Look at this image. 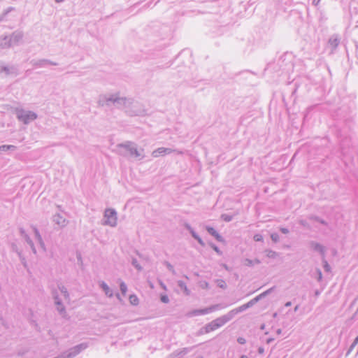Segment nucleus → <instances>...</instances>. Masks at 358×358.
Wrapping results in <instances>:
<instances>
[{
  "instance_id": "nucleus-1",
  "label": "nucleus",
  "mask_w": 358,
  "mask_h": 358,
  "mask_svg": "<svg viewBox=\"0 0 358 358\" xmlns=\"http://www.w3.org/2000/svg\"><path fill=\"white\" fill-rule=\"evenodd\" d=\"M117 153L125 157H134L141 160L145 157L143 148L138 150L137 145L132 141H125L116 145Z\"/></svg>"
},
{
  "instance_id": "nucleus-2",
  "label": "nucleus",
  "mask_w": 358,
  "mask_h": 358,
  "mask_svg": "<svg viewBox=\"0 0 358 358\" xmlns=\"http://www.w3.org/2000/svg\"><path fill=\"white\" fill-rule=\"evenodd\" d=\"M16 115L17 118L25 124H28L35 120L38 117L36 113L23 109L17 110Z\"/></svg>"
},
{
  "instance_id": "nucleus-3",
  "label": "nucleus",
  "mask_w": 358,
  "mask_h": 358,
  "mask_svg": "<svg viewBox=\"0 0 358 358\" xmlns=\"http://www.w3.org/2000/svg\"><path fill=\"white\" fill-rule=\"evenodd\" d=\"M104 220L103 222V225H108L112 227H115L117 225V212L113 208H106L104 212Z\"/></svg>"
},
{
  "instance_id": "nucleus-4",
  "label": "nucleus",
  "mask_w": 358,
  "mask_h": 358,
  "mask_svg": "<svg viewBox=\"0 0 358 358\" xmlns=\"http://www.w3.org/2000/svg\"><path fill=\"white\" fill-rule=\"evenodd\" d=\"M114 104L113 106L118 109H122L129 106L134 103L133 99L122 96L120 92L114 93Z\"/></svg>"
},
{
  "instance_id": "nucleus-5",
  "label": "nucleus",
  "mask_w": 358,
  "mask_h": 358,
  "mask_svg": "<svg viewBox=\"0 0 358 358\" xmlns=\"http://www.w3.org/2000/svg\"><path fill=\"white\" fill-rule=\"evenodd\" d=\"M18 74L17 69L13 65H8L4 62H0V75L2 77L9 76H17Z\"/></svg>"
},
{
  "instance_id": "nucleus-6",
  "label": "nucleus",
  "mask_w": 358,
  "mask_h": 358,
  "mask_svg": "<svg viewBox=\"0 0 358 358\" xmlns=\"http://www.w3.org/2000/svg\"><path fill=\"white\" fill-rule=\"evenodd\" d=\"M114 94H101L99 96L97 104L100 107H110L114 104Z\"/></svg>"
},
{
  "instance_id": "nucleus-7",
  "label": "nucleus",
  "mask_w": 358,
  "mask_h": 358,
  "mask_svg": "<svg viewBox=\"0 0 358 358\" xmlns=\"http://www.w3.org/2000/svg\"><path fill=\"white\" fill-rule=\"evenodd\" d=\"M172 152H176L178 155H182L184 153L182 151H180L178 150H173L171 148L162 147L155 150L152 152V156L155 158H157L159 156H164L165 155H169Z\"/></svg>"
},
{
  "instance_id": "nucleus-8",
  "label": "nucleus",
  "mask_w": 358,
  "mask_h": 358,
  "mask_svg": "<svg viewBox=\"0 0 358 358\" xmlns=\"http://www.w3.org/2000/svg\"><path fill=\"white\" fill-rule=\"evenodd\" d=\"M236 314H238L237 311L234 308L230 310L227 314L214 320V321L217 323L219 327H221L224 324L232 320Z\"/></svg>"
},
{
  "instance_id": "nucleus-9",
  "label": "nucleus",
  "mask_w": 358,
  "mask_h": 358,
  "mask_svg": "<svg viewBox=\"0 0 358 358\" xmlns=\"http://www.w3.org/2000/svg\"><path fill=\"white\" fill-rule=\"evenodd\" d=\"M222 308H224V306H222L221 304H215V305H213L210 307H208V308H206L203 309L194 310L191 313V315H197L208 314L210 312H213L214 310H218V309H220Z\"/></svg>"
},
{
  "instance_id": "nucleus-10",
  "label": "nucleus",
  "mask_w": 358,
  "mask_h": 358,
  "mask_svg": "<svg viewBox=\"0 0 358 358\" xmlns=\"http://www.w3.org/2000/svg\"><path fill=\"white\" fill-rule=\"evenodd\" d=\"M31 64L33 65V66L36 67V68H43V67H45L48 64L53 65V66L57 65V63L52 62V61H50L49 59H39V60H32L31 62Z\"/></svg>"
},
{
  "instance_id": "nucleus-11",
  "label": "nucleus",
  "mask_w": 358,
  "mask_h": 358,
  "mask_svg": "<svg viewBox=\"0 0 358 358\" xmlns=\"http://www.w3.org/2000/svg\"><path fill=\"white\" fill-rule=\"evenodd\" d=\"M23 38V33L20 31H14L10 36H8L10 45L17 44Z\"/></svg>"
},
{
  "instance_id": "nucleus-12",
  "label": "nucleus",
  "mask_w": 358,
  "mask_h": 358,
  "mask_svg": "<svg viewBox=\"0 0 358 358\" xmlns=\"http://www.w3.org/2000/svg\"><path fill=\"white\" fill-rule=\"evenodd\" d=\"M309 245L311 249H313L315 251L319 252L321 254V255L323 257H324L325 248L323 245L313 241L309 242Z\"/></svg>"
},
{
  "instance_id": "nucleus-13",
  "label": "nucleus",
  "mask_w": 358,
  "mask_h": 358,
  "mask_svg": "<svg viewBox=\"0 0 358 358\" xmlns=\"http://www.w3.org/2000/svg\"><path fill=\"white\" fill-rule=\"evenodd\" d=\"M20 233L21 236L24 238L26 242L29 244L30 246L33 253L36 254V250L34 246V244L30 237L28 236V234L25 232L24 229L23 228H20Z\"/></svg>"
},
{
  "instance_id": "nucleus-14",
  "label": "nucleus",
  "mask_w": 358,
  "mask_h": 358,
  "mask_svg": "<svg viewBox=\"0 0 358 358\" xmlns=\"http://www.w3.org/2000/svg\"><path fill=\"white\" fill-rule=\"evenodd\" d=\"M184 227H185V229H187L189 233L191 234V235L192 236V237L196 239L198 243L201 245V246H204L205 245V243L203 241V240L200 238V236L194 231V230L192 228V227L188 224V223H185L184 224Z\"/></svg>"
},
{
  "instance_id": "nucleus-15",
  "label": "nucleus",
  "mask_w": 358,
  "mask_h": 358,
  "mask_svg": "<svg viewBox=\"0 0 358 358\" xmlns=\"http://www.w3.org/2000/svg\"><path fill=\"white\" fill-rule=\"evenodd\" d=\"M257 302L258 300H257L256 298L255 297L254 299L248 301L247 303L235 308V310L237 311V313H241L247 310L248 308L252 307Z\"/></svg>"
},
{
  "instance_id": "nucleus-16",
  "label": "nucleus",
  "mask_w": 358,
  "mask_h": 358,
  "mask_svg": "<svg viewBox=\"0 0 358 358\" xmlns=\"http://www.w3.org/2000/svg\"><path fill=\"white\" fill-rule=\"evenodd\" d=\"M257 302L258 300H257L256 298L255 297L254 299L248 301L247 303L235 308V310L237 311V313H241L247 310L248 308L252 307Z\"/></svg>"
},
{
  "instance_id": "nucleus-17",
  "label": "nucleus",
  "mask_w": 358,
  "mask_h": 358,
  "mask_svg": "<svg viewBox=\"0 0 358 358\" xmlns=\"http://www.w3.org/2000/svg\"><path fill=\"white\" fill-rule=\"evenodd\" d=\"M206 231L213 236L215 238V239L219 242H223L224 238L222 237L221 235L218 234V232L212 227L206 226Z\"/></svg>"
},
{
  "instance_id": "nucleus-18",
  "label": "nucleus",
  "mask_w": 358,
  "mask_h": 358,
  "mask_svg": "<svg viewBox=\"0 0 358 358\" xmlns=\"http://www.w3.org/2000/svg\"><path fill=\"white\" fill-rule=\"evenodd\" d=\"M99 286L103 289V291L104 292L105 294L107 296H108L110 298L113 297V292L112 289L108 287V285L105 282L101 281L99 283Z\"/></svg>"
},
{
  "instance_id": "nucleus-19",
  "label": "nucleus",
  "mask_w": 358,
  "mask_h": 358,
  "mask_svg": "<svg viewBox=\"0 0 358 358\" xmlns=\"http://www.w3.org/2000/svg\"><path fill=\"white\" fill-rule=\"evenodd\" d=\"M53 222L58 224L60 227H64L66 225L67 222L65 218H64L62 215L59 214H57L54 215L53 217Z\"/></svg>"
},
{
  "instance_id": "nucleus-20",
  "label": "nucleus",
  "mask_w": 358,
  "mask_h": 358,
  "mask_svg": "<svg viewBox=\"0 0 358 358\" xmlns=\"http://www.w3.org/2000/svg\"><path fill=\"white\" fill-rule=\"evenodd\" d=\"M340 43V38L337 34L332 35L329 39V44L333 48V49H336Z\"/></svg>"
},
{
  "instance_id": "nucleus-21",
  "label": "nucleus",
  "mask_w": 358,
  "mask_h": 358,
  "mask_svg": "<svg viewBox=\"0 0 358 358\" xmlns=\"http://www.w3.org/2000/svg\"><path fill=\"white\" fill-rule=\"evenodd\" d=\"M218 328H220V327H218L217 323L214 320H213L212 322H210V323L207 324L205 326V331H206V333H208V332L214 331Z\"/></svg>"
},
{
  "instance_id": "nucleus-22",
  "label": "nucleus",
  "mask_w": 358,
  "mask_h": 358,
  "mask_svg": "<svg viewBox=\"0 0 358 358\" xmlns=\"http://www.w3.org/2000/svg\"><path fill=\"white\" fill-rule=\"evenodd\" d=\"M218 328H220V327H218L217 323L214 320H213L212 322H210V323L207 324L205 326V331H206V333H208V332L214 331Z\"/></svg>"
},
{
  "instance_id": "nucleus-23",
  "label": "nucleus",
  "mask_w": 358,
  "mask_h": 358,
  "mask_svg": "<svg viewBox=\"0 0 358 358\" xmlns=\"http://www.w3.org/2000/svg\"><path fill=\"white\" fill-rule=\"evenodd\" d=\"M57 287L59 290L61 292V293L64 295L65 300L69 301L70 300V296L69 294V292L63 285L58 284Z\"/></svg>"
},
{
  "instance_id": "nucleus-24",
  "label": "nucleus",
  "mask_w": 358,
  "mask_h": 358,
  "mask_svg": "<svg viewBox=\"0 0 358 358\" xmlns=\"http://www.w3.org/2000/svg\"><path fill=\"white\" fill-rule=\"evenodd\" d=\"M10 43L9 41V38L8 36H5L3 38H0V47L2 48H6L10 47Z\"/></svg>"
},
{
  "instance_id": "nucleus-25",
  "label": "nucleus",
  "mask_w": 358,
  "mask_h": 358,
  "mask_svg": "<svg viewBox=\"0 0 358 358\" xmlns=\"http://www.w3.org/2000/svg\"><path fill=\"white\" fill-rule=\"evenodd\" d=\"M56 308L60 315H64L66 314V308L62 301L55 303Z\"/></svg>"
},
{
  "instance_id": "nucleus-26",
  "label": "nucleus",
  "mask_w": 358,
  "mask_h": 358,
  "mask_svg": "<svg viewBox=\"0 0 358 358\" xmlns=\"http://www.w3.org/2000/svg\"><path fill=\"white\" fill-rule=\"evenodd\" d=\"M178 286L184 291L185 294L186 295H189L190 294V291L188 289L186 284L185 282L182 281V280H178Z\"/></svg>"
},
{
  "instance_id": "nucleus-27",
  "label": "nucleus",
  "mask_w": 358,
  "mask_h": 358,
  "mask_svg": "<svg viewBox=\"0 0 358 358\" xmlns=\"http://www.w3.org/2000/svg\"><path fill=\"white\" fill-rule=\"evenodd\" d=\"M261 263L260 260L258 259H255V260H251L250 259H245L244 260V264L247 266H252L255 264H259Z\"/></svg>"
},
{
  "instance_id": "nucleus-28",
  "label": "nucleus",
  "mask_w": 358,
  "mask_h": 358,
  "mask_svg": "<svg viewBox=\"0 0 358 358\" xmlns=\"http://www.w3.org/2000/svg\"><path fill=\"white\" fill-rule=\"evenodd\" d=\"M264 252H265L266 257H268V258H272V259H275L279 255L278 252H276L273 250H269V249L265 250Z\"/></svg>"
},
{
  "instance_id": "nucleus-29",
  "label": "nucleus",
  "mask_w": 358,
  "mask_h": 358,
  "mask_svg": "<svg viewBox=\"0 0 358 358\" xmlns=\"http://www.w3.org/2000/svg\"><path fill=\"white\" fill-rule=\"evenodd\" d=\"M313 276L318 281L320 282L322 280V273L320 268H316L315 273Z\"/></svg>"
},
{
  "instance_id": "nucleus-30",
  "label": "nucleus",
  "mask_w": 358,
  "mask_h": 358,
  "mask_svg": "<svg viewBox=\"0 0 358 358\" xmlns=\"http://www.w3.org/2000/svg\"><path fill=\"white\" fill-rule=\"evenodd\" d=\"M16 147L13 145H3L0 146V152H6L8 150H15Z\"/></svg>"
},
{
  "instance_id": "nucleus-31",
  "label": "nucleus",
  "mask_w": 358,
  "mask_h": 358,
  "mask_svg": "<svg viewBox=\"0 0 358 358\" xmlns=\"http://www.w3.org/2000/svg\"><path fill=\"white\" fill-rule=\"evenodd\" d=\"M13 7H8L4 12L0 15V22H4L6 20V17L10 11L13 10Z\"/></svg>"
},
{
  "instance_id": "nucleus-32",
  "label": "nucleus",
  "mask_w": 358,
  "mask_h": 358,
  "mask_svg": "<svg viewBox=\"0 0 358 358\" xmlns=\"http://www.w3.org/2000/svg\"><path fill=\"white\" fill-rule=\"evenodd\" d=\"M129 299V302L131 304L134 305V306H136L138 304V299L136 295H134V294L130 295Z\"/></svg>"
},
{
  "instance_id": "nucleus-33",
  "label": "nucleus",
  "mask_w": 358,
  "mask_h": 358,
  "mask_svg": "<svg viewBox=\"0 0 358 358\" xmlns=\"http://www.w3.org/2000/svg\"><path fill=\"white\" fill-rule=\"evenodd\" d=\"M215 282H216L217 285L219 287H220V288H222L223 289L227 288V284H226V282H225V281L224 280L217 279V280H215Z\"/></svg>"
},
{
  "instance_id": "nucleus-34",
  "label": "nucleus",
  "mask_w": 358,
  "mask_h": 358,
  "mask_svg": "<svg viewBox=\"0 0 358 358\" xmlns=\"http://www.w3.org/2000/svg\"><path fill=\"white\" fill-rule=\"evenodd\" d=\"M131 264L133 266H134L138 271H142L143 268L142 266L138 264L137 259L136 258H132L131 259Z\"/></svg>"
},
{
  "instance_id": "nucleus-35",
  "label": "nucleus",
  "mask_w": 358,
  "mask_h": 358,
  "mask_svg": "<svg viewBox=\"0 0 358 358\" xmlns=\"http://www.w3.org/2000/svg\"><path fill=\"white\" fill-rule=\"evenodd\" d=\"M120 289L122 295L124 296L127 292V286L123 281H121L120 283Z\"/></svg>"
},
{
  "instance_id": "nucleus-36",
  "label": "nucleus",
  "mask_w": 358,
  "mask_h": 358,
  "mask_svg": "<svg viewBox=\"0 0 358 358\" xmlns=\"http://www.w3.org/2000/svg\"><path fill=\"white\" fill-rule=\"evenodd\" d=\"M310 220H315L316 222H320V223H321V224H322L324 225H327V223L326 221H324V220L320 218L317 216H311V217H310Z\"/></svg>"
},
{
  "instance_id": "nucleus-37",
  "label": "nucleus",
  "mask_w": 358,
  "mask_h": 358,
  "mask_svg": "<svg viewBox=\"0 0 358 358\" xmlns=\"http://www.w3.org/2000/svg\"><path fill=\"white\" fill-rule=\"evenodd\" d=\"M322 262H323V266H324V271L327 272H329L331 271V267H330L329 264H328L327 261L324 257L322 259Z\"/></svg>"
},
{
  "instance_id": "nucleus-38",
  "label": "nucleus",
  "mask_w": 358,
  "mask_h": 358,
  "mask_svg": "<svg viewBox=\"0 0 358 358\" xmlns=\"http://www.w3.org/2000/svg\"><path fill=\"white\" fill-rule=\"evenodd\" d=\"M164 264L166 265V266L167 267V268L173 274L175 275L176 274V271L173 268V266L169 262H164Z\"/></svg>"
},
{
  "instance_id": "nucleus-39",
  "label": "nucleus",
  "mask_w": 358,
  "mask_h": 358,
  "mask_svg": "<svg viewBox=\"0 0 358 358\" xmlns=\"http://www.w3.org/2000/svg\"><path fill=\"white\" fill-rule=\"evenodd\" d=\"M232 216L227 214H222L221 218L225 222H230L232 220Z\"/></svg>"
},
{
  "instance_id": "nucleus-40",
  "label": "nucleus",
  "mask_w": 358,
  "mask_h": 358,
  "mask_svg": "<svg viewBox=\"0 0 358 358\" xmlns=\"http://www.w3.org/2000/svg\"><path fill=\"white\" fill-rule=\"evenodd\" d=\"M271 238L274 243H277L279 241V235L277 233H273L271 235Z\"/></svg>"
},
{
  "instance_id": "nucleus-41",
  "label": "nucleus",
  "mask_w": 358,
  "mask_h": 358,
  "mask_svg": "<svg viewBox=\"0 0 358 358\" xmlns=\"http://www.w3.org/2000/svg\"><path fill=\"white\" fill-rule=\"evenodd\" d=\"M275 287H272L271 288L266 290L265 292H262V294L263 296V297H266V296H268V294H270L274 289H275Z\"/></svg>"
},
{
  "instance_id": "nucleus-42",
  "label": "nucleus",
  "mask_w": 358,
  "mask_h": 358,
  "mask_svg": "<svg viewBox=\"0 0 358 358\" xmlns=\"http://www.w3.org/2000/svg\"><path fill=\"white\" fill-rule=\"evenodd\" d=\"M160 299H161V301L164 303H168L169 302V299L168 296L166 294L161 295Z\"/></svg>"
},
{
  "instance_id": "nucleus-43",
  "label": "nucleus",
  "mask_w": 358,
  "mask_h": 358,
  "mask_svg": "<svg viewBox=\"0 0 358 358\" xmlns=\"http://www.w3.org/2000/svg\"><path fill=\"white\" fill-rule=\"evenodd\" d=\"M255 241H263V236L261 234H255L253 237Z\"/></svg>"
},
{
  "instance_id": "nucleus-44",
  "label": "nucleus",
  "mask_w": 358,
  "mask_h": 358,
  "mask_svg": "<svg viewBox=\"0 0 358 358\" xmlns=\"http://www.w3.org/2000/svg\"><path fill=\"white\" fill-rule=\"evenodd\" d=\"M200 286L203 289H209L210 288L209 283L208 282H206V281L201 282Z\"/></svg>"
},
{
  "instance_id": "nucleus-45",
  "label": "nucleus",
  "mask_w": 358,
  "mask_h": 358,
  "mask_svg": "<svg viewBox=\"0 0 358 358\" xmlns=\"http://www.w3.org/2000/svg\"><path fill=\"white\" fill-rule=\"evenodd\" d=\"M34 234H35V236H36V240H41V238H42L38 230L36 228V227H34Z\"/></svg>"
},
{
  "instance_id": "nucleus-46",
  "label": "nucleus",
  "mask_w": 358,
  "mask_h": 358,
  "mask_svg": "<svg viewBox=\"0 0 358 358\" xmlns=\"http://www.w3.org/2000/svg\"><path fill=\"white\" fill-rule=\"evenodd\" d=\"M299 224L308 229H310L309 224L306 220H300Z\"/></svg>"
},
{
  "instance_id": "nucleus-47",
  "label": "nucleus",
  "mask_w": 358,
  "mask_h": 358,
  "mask_svg": "<svg viewBox=\"0 0 358 358\" xmlns=\"http://www.w3.org/2000/svg\"><path fill=\"white\" fill-rule=\"evenodd\" d=\"M20 259H21V262H22V264L24 265V266H27V262L25 260V258L24 257L22 256V254L20 252H17Z\"/></svg>"
},
{
  "instance_id": "nucleus-48",
  "label": "nucleus",
  "mask_w": 358,
  "mask_h": 358,
  "mask_svg": "<svg viewBox=\"0 0 358 358\" xmlns=\"http://www.w3.org/2000/svg\"><path fill=\"white\" fill-rule=\"evenodd\" d=\"M212 248L218 254V255H221L222 254V252L220 251V250L218 248V247H217L214 244H211L210 245Z\"/></svg>"
},
{
  "instance_id": "nucleus-49",
  "label": "nucleus",
  "mask_w": 358,
  "mask_h": 358,
  "mask_svg": "<svg viewBox=\"0 0 358 358\" xmlns=\"http://www.w3.org/2000/svg\"><path fill=\"white\" fill-rule=\"evenodd\" d=\"M38 242L40 246L41 247V248L43 249V250L45 251V243H44L43 239L41 238V240L40 239L38 240Z\"/></svg>"
},
{
  "instance_id": "nucleus-50",
  "label": "nucleus",
  "mask_w": 358,
  "mask_h": 358,
  "mask_svg": "<svg viewBox=\"0 0 358 358\" xmlns=\"http://www.w3.org/2000/svg\"><path fill=\"white\" fill-rule=\"evenodd\" d=\"M237 342L241 345L245 344L246 343V340L243 337H238L237 338Z\"/></svg>"
},
{
  "instance_id": "nucleus-51",
  "label": "nucleus",
  "mask_w": 358,
  "mask_h": 358,
  "mask_svg": "<svg viewBox=\"0 0 358 358\" xmlns=\"http://www.w3.org/2000/svg\"><path fill=\"white\" fill-rule=\"evenodd\" d=\"M280 231L282 233L285 234H288V233L289 232V229H287V228H284V227H281V228L280 229Z\"/></svg>"
},
{
  "instance_id": "nucleus-52",
  "label": "nucleus",
  "mask_w": 358,
  "mask_h": 358,
  "mask_svg": "<svg viewBox=\"0 0 358 358\" xmlns=\"http://www.w3.org/2000/svg\"><path fill=\"white\" fill-rule=\"evenodd\" d=\"M357 345L352 343L348 350V354H349Z\"/></svg>"
},
{
  "instance_id": "nucleus-53",
  "label": "nucleus",
  "mask_w": 358,
  "mask_h": 358,
  "mask_svg": "<svg viewBox=\"0 0 358 358\" xmlns=\"http://www.w3.org/2000/svg\"><path fill=\"white\" fill-rule=\"evenodd\" d=\"M54 299V301H55V303H57V302H59V301H62L61 299L59 298V295L58 296H56L53 297Z\"/></svg>"
},
{
  "instance_id": "nucleus-54",
  "label": "nucleus",
  "mask_w": 358,
  "mask_h": 358,
  "mask_svg": "<svg viewBox=\"0 0 358 358\" xmlns=\"http://www.w3.org/2000/svg\"><path fill=\"white\" fill-rule=\"evenodd\" d=\"M264 352V349L262 347L258 348V353L262 355Z\"/></svg>"
},
{
  "instance_id": "nucleus-55",
  "label": "nucleus",
  "mask_w": 358,
  "mask_h": 358,
  "mask_svg": "<svg viewBox=\"0 0 358 358\" xmlns=\"http://www.w3.org/2000/svg\"><path fill=\"white\" fill-rule=\"evenodd\" d=\"M52 297H54V296H55V295L58 296L59 294H58V292H57V291L56 289H53L52 291Z\"/></svg>"
},
{
  "instance_id": "nucleus-56",
  "label": "nucleus",
  "mask_w": 358,
  "mask_h": 358,
  "mask_svg": "<svg viewBox=\"0 0 358 358\" xmlns=\"http://www.w3.org/2000/svg\"><path fill=\"white\" fill-rule=\"evenodd\" d=\"M159 284L162 289L166 290V286L164 285V283H163L162 281H159Z\"/></svg>"
},
{
  "instance_id": "nucleus-57",
  "label": "nucleus",
  "mask_w": 358,
  "mask_h": 358,
  "mask_svg": "<svg viewBox=\"0 0 358 358\" xmlns=\"http://www.w3.org/2000/svg\"><path fill=\"white\" fill-rule=\"evenodd\" d=\"M255 298H256L257 300H258V301H259L261 299H264V297H263L262 294H260L259 295L257 296Z\"/></svg>"
},
{
  "instance_id": "nucleus-58",
  "label": "nucleus",
  "mask_w": 358,
  "mask_h": 358,
  "mask_svg": "<svg viewBox=\"0 0 358 358\" xmlns=\"http://www.w3.org/2000/svg\"><path fill=\"white\" fill-rule=\"evenodd\" d=\"M273 340H274L273 338H268V339H267V341H266V343L269 344V343H271L272 341H273Z\"/></svg>"
},
{
  "instance_id": "nucleus-59",
  "label": "nucleus",
  "mask_w": 358,
  "mask_h": 358,
  "mask_svg": "<svg viewBox=\"0 0 358 358\" xmlns=\"http://www.w3.org/2000/svg\"><path fill=\"white\" fill-rule=\"evenodd\" d=\"M320 1V0H313V3L315 6H317Z\"/></svg>"
},
{
  "instance_id": "nucleus-60",
  "label": "nucleus",
  "mask_w": 358,
  "mask_h": 358,
  "mask_svg": "<svg viewBox=\"0 0 358 358\" xmlns=\"http://www.w3.org/2000/svg\"><path fill=\"white\" fill-rule=\"evenodd\" d=\"M291 305H292V302L287 301V303H285V306L289 307V306H291Z\"/></svg>"
},
{
  "instance_id": "nucleus-61",
  "label": "nucleus",
  "mask_w": 358,
  "mask_h": 358,
  "mask_svg": "<svg viewBox=\"0 0 358 358\" xmlns=\"http://www.w3.org/2000/svg\"><path fill=\"white\" fill-rule=\"evenodd\" d=\"M143 113V111H136L134 113V115H142Z\"/></svg>"
},
{
  "instance_id": "nucleus-62",
  "label": "nucleus",
  "mask_w": 358,
  "mask_h": 358,
  "mask_svg": "<svg viewBox=\"0 0 358 358\" xmlns=\"http://www.w3.org/2000/svg\"><path fill=\"white\" fill-rule=\"evenodd\" d=\"M222 266L227 270V271H229V268L228 267V266L225 264H224L222 265Z\"/></svg>"
},
{
  "instance_id": "nucleus-63",
  "label": "nucleus",
  "mask_w": 358,
  "mask_h": 358,
  "mask_svg": "<svg viewBox=\"0 0 358 358\" xmlns=\"http://www.w3.org/2000/svg\"><path fill=\"white\" fill-rule=\"evenodd\" d=\"M353 343L356 345H357L358 343V336L355 338V339L354 340Z\"/></svg>"
},
{
  "instance_id": "nucleus-64",
  "label": "nucleus",
  "mask_w": 358,
  "mask_h": 358,
  "mask_svg": "<svg viewBox=\"0 0 358 358\" xmlns=\"http://www.w3.org/2000/svg\"><path fill=\"white\" fill-rule=\"evenodd\" d=\"M353 343L356 345H357L358 343V336L355 338V339L354 340Z\"/></svg>"
}]
</instances>
